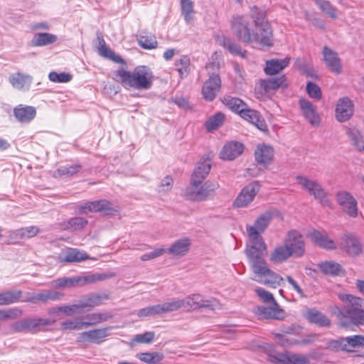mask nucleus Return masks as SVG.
<instances>
[{"instance_id": "nucleus-11", "label": "nucleus", "mask_w": 364, "mask_h": 364, "mask_svg": "<svg viewBox=\"0 0 364 364\" xmlns=\"http://www.w3.org/2000/svg\"><path fill=\"white\" fill-rule=\"evenodd\" d=\"M221 101L230 110L238 114L242 119L250 122V109L242 100L231 96H225Z\"/></svg>"}, {"instance_id": "nucleus-40", "label": "nucleus", "mask_w": 364, "mask_h": 364, "mask_svg": "<svg viewBox=\"0 0 364 364\" xmlns=\"http://www.w3.org/2000/svg\"><path fill=\"white\" fill-rule=\"evenodd\" d=\"M81 166L79 164H68L60 166L53 173L55 178H68L79 172Z\"/></svg>"}, {"instance_id": "nucleus-9", "label": "nucleus", "mask_w": 364, "mask_h": 364, "mask_svg": "<svg viewBox=\"0 0 364 364\" xmlns=\"http://www.w3.org/2000/svg\"><path fill=\"white\" fill-rule=\"evenodd\" d=\"M183 308L186 310L208 309L216 310L220 309L221 304L215 299H205L200 294H191L182 299Z\"/></svg>"}, {"instance_id": "nucleus-12", "label": "nucleus", "mask_w": 364, "mask_h": 364, "mask_svg": "<svg viewBox=\"0 0 364 364\" xmlns=\"http://www.w3.org/2000/svg\"><path fill=\"white\" fill-rule=\"evenodd\" d=\"M255 161L262 167L267 168L272 164L274 158V149L269 144H259L254 152Z\"/></svg>"}, {"instance_id": "nucleus-26", "label": "nucleus", "mask_w": 364, "mask_h": 364, "mask_svg": "<svg viewBox=\"0 0 364 364\" xmlns=\"http://www.w3.org/2000/svg\"><path fill=\"white\" fill-rule=\"evenodd\" d=\"M310 237L316 245L321 248L328 250L336 248L335 242L325 232L314 230L310 233Z\"/></svg>"}, {"instance_id": "nucleus-16", "label": "nucleus", "mask_w": 364, "mask_h": 364, "mask_svg": "<svg viewBox=\"0 0 364 364\" xmlns=\"http://www.w3.org/2000/svg\"><path fill=\"white\" fill-rule=\"evenodd\" d=\"M221 88V80L219 75H210L202 88L203 97L208 101L213 100Z\"/></svg>"}, {"instance_id": "nucleus-42", "label": "nucleus", "mask_w": 364, "mask_h": 364, "mask_svg": "<svg viewBox=\"0 0 364 364\" xmlns=\"http://www.w3.org/2000/svg\"><path fill=\"white\" fill-rule=\"evenodd\" d=\"M346 134L350 144L358 151L364 144L363 136L360 132L358 129L352 127L347 129Z\"/></svg>"}, {"instance_id": "nucleus-31", "label": "nucleus", "mask_w": 364, "mask_h": 364, "mask_svg": "<svg viewBox=\"0 0 364 364\" xmlns=\"http://www.w3.org/2000/svg\"><path fill=\"white\" fill-rule=\"evenodd\" d=\"M304 316L310 323L320 327H328L331 325L330 320L323 314L314 309H307Z\"/></svg>"}, {"instance_id": "nucleus-34", "label": "nucleus", "mask_w": 364, "mask_h": 364, "mask_svg": "<svg viewBox=\"0 0 364 364\" xmlns=\"http://www.w3.org/2000/svg\"><path fill=\"white\" fill-rule=\"evenodd\" d=\"M252 269L254 273V279L257 282L270 269L265 257L252 258Z\"/></svg>"}, {"instance_id": "nucleus-46", "label": "nucleus", "mask_w": 364, "mask_h": 364, "mask_svg": "<svg viewBox=\"0 0 364 364\" xmlns=\"http://www.w3.org/2000/svg\"><path fill=\"white\" fill-rule=\"evenodd\" d=\"M60 326L63 331H79L87 328L85 322L82 321V318L66 320L61 323Z\"/></svg>"}, {"instance_id": "nucleus-57", "label": "nucleus", "mask_w": 364, "mask_h": 364, "mask_svg": "<svg viewBox=\"0 0 364 364\" xmlns=\"http://www.w3.org/2000/svg\"><path fill=\"white\" fill-rule=\"evenodd\" d=\"M252 124L264 133L268 132L267 125L264 119L255 110H252Z\"/></svg>"}, {"instance_id": "nucleus-59", "label": "nucleus", "mask_w": 364, "mask_h": 364, "mask_svg": "<svg viewBox=\"0 0 364 364\" xmlns=\"http://www.w3.org/2000/svg\"><path fill=\"white\" fill-rule=\"evenodd\" d=\"M87 224V220L81 217H75L70 219L65 226V229L77 230L84 228Z\"/></svg>"}, {"instance_id": "nucleus-53", "label": "nucleus", "mask_w": 364, "mask_h": 364, "mask_svg": "<svg viewBox=\"0 0 364 364\" xmlns=\"http://www.w3.org/2000/svg\"><path fill=\"white\" fill-rule=\"evenodd\" d=\"M225 115L218 112L215 115L210 117L208 120L205 122L206 129L208 131L217 129L221 127L224 122Z\"/></svg>"}, {"instance_id": "nucleus-21", "label": "nucleus", "mask_w": 364, "mask_h": 364, "mask_svg": "<svg viewBox=\"0 0 364 364\" xmlns=\"http://www.w3.org/2000/svg\"><path fill=\"white\" fill-rule=\"evenodd\" d=\"M300 109L304 117L313 126H318L320 123V117L316 112V107L306 99L299 100Z\"/></svg>"}, {"instance_id": "nucleus-2", "label": "nucleus", "mask_w": 364, "mask_h": 364, "mask_svg": "<svg viewBox=\"0 0 364 364\" xmlns=\"http://www.w3.org/2000/svg\"><path fill=\"white\" fill-rule=\"evenodd\" d=\"M338 298L348 304L347 306H335L333 313L339 320L340 325L348 326L346 319L348 318L354 324H361L364 322V310L363 306L364 300L351 294H339Z\"/></svg>"}, {"instance_id": "nucleus-64", "label": "nucleus", "mask_w": 364, "mask_h": 364, "mask_svg": "<svg viewBox=\"0 0 364 364\" xmlns=\"http://www.w3.org/2000/svg\"><path fill=\"white\" fill-rule=\"evenodd\" d=\"M308 357L303 354L289 353L287 364H309Z\"/></svg>"}, {"instance_id": "nucleus-41", "label": "nucleus", "mask_w": 364, "mask_h": 364, "mask_svg": "<svg viewBox=\"0 0 364 364\" xmlns=\"http://www.w3.org/2000/svg\"><path fill=\"white\" fill-rule=\"evenodd\" d=\"M112 315L108 312H95L86 315L84 318L87 321H85L86 327L97 325L111 318Z\"/></svg>"}, {"instance_id": "nucleus-33", "label": "nucleus", "mask_w": 364, "mask_h": 364, "mask_svg": "<svg viewBox=\"0 0 364 364\" xmlns=\"http://www.w3.org/2000/svg\"><path fill=\"white\" fill-rule=\"evenodd\" d=\"M289 63V58L272 59L266 61V66L264 69L268 75H273L279 73L284 69Z\"/></svg>"}, {"instance_id": "nucleus-19", "label": "nucleus", "mask_w": 364, "mask_h": 364, "mask_svg": "<svg viewBox=\"0 0 364 364\" xmlns=\"http://www.w3.org/2000/svg\"><path fill=\"white\" fill-rule=\"evenodd\" d=\"M341 247L351 257L359 255L362 251V245L358 237L353 235H345L342 237Z\"/></svg>"}, {"instance_id": "nucleus-36", "label": "nucleus", "mask_w": 364, "mask_h": 364, "mask_svg": "<svg viewBox=\"0 0 364 364\" xmlns=\"http://www.w3.org/2000/svg\"><path fill=\"white\" fill-rule=\"evenodd\" d=\"M318 267L321 272L331 276H339L344 272L341 265L333 261L322 262L318 264Z\"/></svg>"}, {"instance_id": "nucleus-32", "label": "nucleus", "mask_w": 364, "mask_h": 364, "mask_svg": "<svg viewBox=\"0 0 364 364\" xmlns=\"http://www.w3.org/2000/svg\"><path fill=\"white\" fill-rule=\"evenodd\" d=\"M291 255L284 244L277 246L270 253L269 259L273 264H282L287 262Z\"/></svg>"}, {"instance_id": "nucleus-44", "label": "nucleus", "mask_w": 364, "mask_h": 364, "mask_svg": "<svg viewBox=\"0 0 364 364\" xmlns=\"http://www.w3.org/2000/svg\"><path fill=\"white\" fill-rule=\"evenodd\" d=\"M181 14L186 22L191 24L194 20L193 4L191 0H180Z\"/></svg>"}, {"instance_id": "nucleus-22", "label": "nucleus", "mask_w": 364, "mask_h": 364, "mask_svg": "<svg viewBox=\"0 0 364 364\" xmlns=\"http://www.w3.org/2000/svg\"><path fill=\"white\" fill-rule=\"evenodd\" d=\"M268 254L267 245L262 235L254 234L252 228V258L266 257Z\"/></svg>"}, {"instance_id": "nucleus-14", "label": "nucleus", "mask_w": 364, "mask_h": 364, "mask_svg": "<svg viewBox=\"0 0 364 364\" xmlns=\"http://www.w3.org/2000/svg\"><path fill=\"white\" fill-rule=\"evenodd\" d=\"M231 23L234 34L240 40L244 42H249L250 41L249 21L247 18H245L242 16H236L233 17Z\"/></svg>"}, {"instance_id": "nucleus-60", "label": "nucleus", "mask_w": 364, "mask_h": 364, "mask_svg": "<svg viewBox=\"0 0 364 364\" xmlns=\"http://www.w3.org/2000/svg\"><path fill=\"white\" fill-rule=\"evenodd\" d=\"M288 352L279 353L274 352L268 354V360L274 364H287L288 363Z\"/></svg>"}, {"instance_id": "nucleus-52", "label": "nucleus", "mask_w": 364, "mask_h": 364, "mask_svg": "<svg viewBox=\"0 0 364 364\" xmlns=\"http://www.w3.org/2000/svg\"><path fill=\"white\" fill-rule=\"evenodd\" d=\"M250 202V188L245 187L234 202V206L243 208L248 205Z\"/></svg>"}, {"instance_id": "nucleus-37", "label": "nucleus", "mask_w": 364, "mask_h": 364, "mask_svg": "<svg viewBox=\"0 0 364 364\" xmlns=\"http://www.w3.org/2000/svg\"><path fill=\"white\" fill-rule=\"evenodd\" d=\"M57 36L48 33H36L31 41L32 46H45L55 43Z\"/></svg>"}, {"instance_id": "nucleus-63", "label": "nucleus", "mask_w": 364, "mask_h": 364, "mask_svg": "<svg viewBox=\"0 0 364 364\" xmlns=\"http://www.w3.org/2000/svg\"><path fill=\"white\" fill-rule=\"evenodd\" d=\"M48 77L50 81L54 82H68L72 80V75L66 73L51 72L49 73Z\"/></svg>"}, {"instance_id": "nucleus-4", "label": "nucleus", "mask_w": 364, "mask_h": 364, "mask_svg": "<svg viewBox=\"0 0 364 364\" xmlns=\"http://www.w3.org/2000/svg\"><path fill=\"white\" fill-rule=\"evenodd\" d=\"M112 277L107 274H90L85 276L73 277H60L51 282V285L55 288H72L77 286H84L97 281H102Z\"/></svg>"}, {"instance_id": "nucleus-20", "label": "nucleus", "mask_w": 364, "mask_h": 364, "mask_svg": "<svg viewBox=\"0 0 364 364\" xmlns=\"http://www.w3.org/2000/svg\"><path fill=\"white\" fill-rule=\"evenodd\" d=\"M89 257L84 251L75 248H67L61 251L58 259L60 262H80L88 259Z\"/></svg>"}, {"instance_id": "nucleus-48", "label": "nucleus", "mask_w": 364, "mask_h": 364, "mask_svg": "<svg viewBox=\"0 0 364 364\" xmlns=\"http://www.w3.org/2000/svg\"><path fill=\"white\" fill-rule=\"evenodd\" d=\"M11 329L16 333L27 332L33 330L31 318L18 320L11 325Z\"/></svg>"}, {"instance_id": "nucleus-1", "label": "nucleus", "mask_w": 364, "mask_h": 364, "mask_svg": "<svg viewBox=\"0 0 364 364\" xmlns=\"http://www.w3.org/2000/svg\"><path fill=\"white\" fill-rule=\"evenodd\" d=\"M117 81L127 90H146L151 87L154 75L146 66H137L132 72L121 68L116 72Z\"/></svg>"}, {"instance_id": "nucleus-55", "label": "nucleus", "mask_w": 364, "mask_h": 364, "mask_svg": "<svg viewBox=\"0 0 364 364\" xmlns=\"http://www.w3.org/2000/svg\"><path fill=\"white\" fill-rule=\"evenodd\" d=\"M139 45L144 49H154L157 47V41L154 36H141L138 38Z\"/></svg>"}, {"instance_id": "nucleus-61", "label": "nucleus", "mask_w": 364, "mask_h": 364, "mask_svg": "<svg viewBox=\"0 0 364 364\" xmlns=\"http://www.w3.org/2000/svg\"><path fill=\"white\" fill-rule=\"evenodd\" d=\"M23 301L33 304H38L39 302L46 303V290H42L37 293L28 294Z\"/></svg>"}, {"instance_id": "nucleus-45", "label": "nucleus", "mask_w": 364, "mask_h": 364, "mask_svg": "<svg viewBox=\"0 0 364 364\" xmlns=\"http://www.w3.org/2000/svg\"><path fill=\"white\" fill-rule=\"evenodd\" d=\"M22 295L20 290L8 291L0 294V306H6L19 301Z\"/></svg>"}, {"instance_id": "nucleus-56", "label": "nucleus", "mask_w": 364, "mask_h": 364, "mask_svg": "<svg viewBox=\"0 0 364 364\" xmlns=\"http://www.w3.org/2000/svg\"><path fill=\"white\" fill-rule=\"evenodd\" d=\"M315 2L318 8L331 18H337L336 9L328 1L325 0H315Z\"/></svg>"}, {"instance_id": "nucleus-8", "label": "nucleus", "mask_w": 364, "mask_h": 364, "mask_svg": "<svg viewBox=\"0 0 364 364\" xmlns=\"http://www.w3.org/2000/svg\"><path fill=\"white\" fill-rule=\"evenodd\" d=\"M191 182L186 191V197L191 200H205L214 194L219 188L217 182L206 181L203 186Z\"/></svg>"}, {"instance_id": "nucleus-62", "label": "nucleus", "mask_w": 364, "mask_h": 364, "mask_svg": "<svg viewBox=\"0 0 364 364\" xmlns=\"http://www.w3.org/2000/svg\"><path fill=\"white\" fill-rule=\"evenodd\" d=\"M327 348L336 351H346V350H348L346 345L345 337H341L338 339L328 341L327 343Z\"/></svg>"}, {"instance_id": "nucleus-30", "label": "nucleus", "mask_w": 364, "mask_h": 364, "mask_svg": "<svg viewBox=\"0 0 364 364\" xmlns=\"http://www.w3.org/2000/svg\"><path fill=\"white\" fill-rule=\"evenodd\" d=\"M9 82L17 90H28L32 82V77L28 75L17 73L9 77Z\"/></svg>"}, {"instance_id": "nucleus-6", "label": "nucleus", "mask_w": 364, "mask_h": 364, "mask_svg": "<svg viewBox=\"0 0 364 364\" xmlns=\"http://www.w3.org/2000/svg\"><path fill=\"white\" fill-rule=\"evenodd\" d=\"M284 76L269 80H260L255 84V94L258 99L269 98L279 87H287Z\"/></svg>"}, {"instance_id": "nucleus-5", "label": "nucleus", "mask_w": 364, "mask_h": 364, "mask_svg": "<svg viewBox=\"0 0 364 364\" xmlns=\"http://www.w3.org/2000/svg\"><path fill=\"white\" fill-rule=\"evenodd\" d=\"M296 181L301 188L318 200L323 205H329L331 202L322 186L317 181L304 176H297Z\"/></svg>"}, {"instance_id": "nucleus-3", "label": "nucleus", "mask_w": 364, "mask_h": 364, "mask_svg": "<svg viewBox=\"0 0 364 364\" xmlns=\"http://www.w3.org/2000/svg\"><path fill=\"white\" fill-rule=\"evenodd\" d=\"M252 17L255 18L252 42L262 49L272 47L273 46L272 31L269 22L265 18L264 10L254 6L252 8Z\"/></svg>"}, {"instance_id": "nucleus-38", "label": "nucleus", "mask_w": 364, "mask_h": 364, "mask_svg": "<svg viewBox=\"0 0 364 364\" xmlns=\"http://www.w3.org/2000/svg\"><path fill=\"white\" fill-rule=\"evenodd\" d=\"M39 232V228L36 226H30L20 228L11 232V239H28L36 236Z\"/></svg>"}, {"instance_id": "nucleus-28", "label": "nucleus", "mask_w": 364, "mask_h": 364, "mask_svg": "<svg viewBox=\"0 0 364 364\" xmlns=\"http://www.w3.org/2000/svg\"><path fill=\"white\" fill-rule=\"evenodd\" d=\"M273 218V212L267 210L260 214L255 220L253 225L254 234L262 235L267 229Z\"/></svg>"}, {"instance_id": "nucleus-7", "label": "nucleus", "mask_w": 364, "mask_h": 364, "mask_svg": "<svg viewBox=\"0 0 364 364\" xmlns=\"http://www.w3.org/2000/svg\"><path fill=\"white\" fill-rule=\"evenodd\" d=\"M284 244L293 257L300 258L306 252V243L303 235L296 230L288 231L284 239Z\"/></svg>"}, {"instance_id": "nucleus-27", "label": "nucleus", "mask_w": 364, "mask_h": 364, "mask_svg": "<svg viewBox=\"0 0 364 364\" xmlns=\"http://www.w3.org/2000/svg\"><path fill=\"white\" fill-rule=\"evenodd\" d=\"M14 114L18 122L21 123H28L35 118L36 109L32 106L19 105L14 108Z\"/></svg>"}, {"instance_id": "nucleus-13", "label": "nucleus", "mask_w": 364, "mask_h": 364, "mask_svg": "<svg viewBox=\"0 0 364 364\" xmlns=\"http://www.w3.org/2000/svg\"><path fill=\"white\" fill-rule=\"evenodd\" d=\"M336 201L343 212L350 217L358 215L357 201L355 198L346 191H339L336 194Z\"/></svg>"}, {"instance_id": "nucleus-50", "label": "nucleus", "mask_w": 364, "mask_h": 364, "mask_svg": "<svg viewBox=\"0 0 364 364\" xmlns=\"http://www.w3.org/2000/svg\"><path fill=\"white\" fill-rule=\"evenodd\" d=\"M161 314L170 313L183 308L182 299H172L171 301L159 304Z\"/></svg>"}, {"instance_id": "nucleus-51", "label": "nucleus", "mask_w": 364, "mask_h": 364, "mask_svg": "<svg viewBox=\"0 0 364 364\" xmlns=\"http://www.w3.org/2000/svg\"><path fill=\"white\" fill-rule=\"evenodd\" d=\"M220 60L219 55L217 52H215L209 59V62L206 65V69L208 70V73L210 75H219V70H220Z\"/></svg>"}, {"instance_id": "nucleus-35", "label": "nucleus", "mask_w": 364, "mask_h": 364, "mask_svg": "<svg viewBox=\"0 0 364 364\" xmlns=\"http://www.w3.org/2000/svg\"><path fill=\"white\" fill-rule=\"evenodd\" d=\"M216 41L220 46L227 49L230 53L240 55L242 58H247V52L242 51V48L232 42L230 38H226L224 36H218Z\"/></svg>"}, {"instance_id": "nucleus-29", "label": "nucleus", "mask_w": 364, "mask_h": 364, "mask_svg": "<svg viewBox=\"0 0 364 364\" xmlns=\"http://www.w3.org/2000/svg\"><path fill=\"white\" fill-rule=\"evenodd\" d=\"M190 246L191 240L184 237L175 241L166 252L174 257H180L187 254L190 250Z\"/></svg>"}, {"instance_id": "nucleus-47", "label": "nucleus", "mask_w": 364, "mask_h": 364, "mask_svg": "<svg viewBox=\"0 0 364 364\" xmlns=\"http://www.w3.org/2000/svg\"><path fill=\"white\" fill-rule=\"evenodd\" d=\"M190 58L186 55H183L180 59L176 60L175 65L181 78L186 77L190 73Z\"/></svg>"}, {"instance_id": "nucleus-10", "label": "nucleus", "mask_w": 364, "mask_h": 364, "mask_svg": "<svg viewBox=\"0 0 364 364\" xmlns=\"http://www.w3.org/2000/svg\"><path fill=\"white\" fill-rule=\"evenodd\" d=\"M80 213L87 214L90 212H100L104 215H113L117 210L112 206L110 202L106 200H100L87 202L78 208Z\"/></svg>"}, {"instance_id": "nucleus-39", "label": "nucleus", "mask_w": 364, "mask_h": 364, "mask_svg": "<svg viewBox=\"0 0 364 364\" xmlns=\"http://www.w3.org/2000/svg\"><path fill=\"white\" fill-rule=\"evenodd\" d=\"M258 282L270 287L277 288L278 286L282 285L284 279L280 275L269 269L266 273L265 276L259 279Z\"/></svg>"}, {"instance_id": "nucleus-18", "label": "nucleus", "mask_w": 364, "mask_h": 364, "mask_svg": "<svg viewBox=\"0 0 364 364\" xmlns=\"http://www.w3.org/2000/svg\"><path fill=\"white\" fill-rule=\"evenodd\" d=\"M353 114V102L348 97H344L341 98L336 107V118L340 122L348 121Z\"/></svg>"}, {"instance_id": "nucleus-25", "label": "nucleus", "mask_w": 364, "mask_h": 364, "mask_svg": "<svg viewBox=\"0 0 364 364\" xmlns=\"http://www.w3.org/2000/svg\"><path fill=\"white\" fill-rule=\"evenodd\" d=\"M259 319H276L281 320L284 317V312L279 306L274 307L259 306L255 311Z\"/></svg>"}, {"instance_id": "nucleus-49", "label": "nucleus", "mask_w": 364, "mask_h": 364, "mask_svg": "<svg viewBox=\"0 0 364 364\" xmlns=\"http://www.w3.org/2000/svg\"><path fill=\"white\" fill-rule=\"evenodd\" d=\"M346 345L348 350L346 352H353L354 348L364 346V336L355 335L345 337Z\"/></svg>"}, {"instance_id": "nucleus-58", "label": "nucleus", "mask_w": 364, "mask_h": 364, "mask_svg": "<svg viewBox=\"0 0 364 364\" xmlns=\"http://www.w3.org/2000/svg\"><path fill=\"white\" fill-rule=\"evenodd\" d=\"M161 314V312L159 304L143 308L137 312V316L139 317L155 316Z\"/></svg>"}, {"instance_id": "nucleus-43", "label": "nucleus", "mask_w": 364, "mask_h": 364, "mask_svg": "<svg viewBox=\"0 0 364 364\" xmlns=\"http://www.w3.org/2000/svg\"><path fill=\"white\" fill-rule=\"evenodd\" d=\"M102 299L103 297L100 294L85 296L79 302V304H80V307H81L82 309L87 308L90 309H93L102 303Z\"/></svg>"}, {"instance_id": "nucleus-17", "label": "nucleus", "mask_w": 364, "mask_h": 364, "mask_svg": "<svg viewBox=\"0 0 364 364\" xmlns=\"http://www.w3.org/2000/svg\"><path fill=\"white\" fill-rule=\"evenodd\" d=\"M211 166L212 163L210 157L208 156H203L194 169L191 182H193V184H201L210 173Z\"/></svg>"}, {"instance_id": "nucleus-24", "label": "nucleus", "mask_w": 364, "mask_h": 364, "mask_svg": "<svg viewBox=\"0 0 364 364\" xmlns=\"http://www.w3.org/2000/svg\"><path fill=\"white\" fill-rule=\"evenodd\" d=\"M244 150L243 144L237 141L227 143L220 151V158L223 160L232 161L239 156Z\"/></svg>"}, {"instance_id": "nucleus-15", "label": "nucleus", "mask_w": 364, "mask_h": 364, "mask_svg": "<svg viewBox=\"0 0 364 364\" xmlns=\"http://www.w3.org/2000/svg\"><path fill=\"white\" fill-rule=\"evenodd\" d=\"M109 329L110 328H102L83 331L79 334L77 342L100 344L109 336Z\"/></svg>"}, {"instance_id": "nucleus-54", "label": "nucleus", "mask_w": 364, "mask_h": 364, "mask_svg": "<svg viewBox=\"0 0 364 364\" xmlns=\"http://www.w3.org/2000/svg\"><path fill=\"white\" fill-rule=\"evenodd\" d=\"M136 357L141 361L149 363L156 364L160 362L163 358L164 355L161 353H141L137 354Z\"/></svg>"}, {"instance_id": "nucleus-23", "label": "nucleus", "mask_w": 364, "mask_h": 364, "mask_svg": "<svg viewBox=\"0 0 364 364\" xmlns=\"http://www.w3.org/2000/svg\"><path fill=\"white\" fill-rule=\"evenodd\" d=\"M322 53L323 60L329 69L336 74L341 73L342 70V65L338 54L327 46H324L323 48Z\"/></svg>"}]
</instances>
